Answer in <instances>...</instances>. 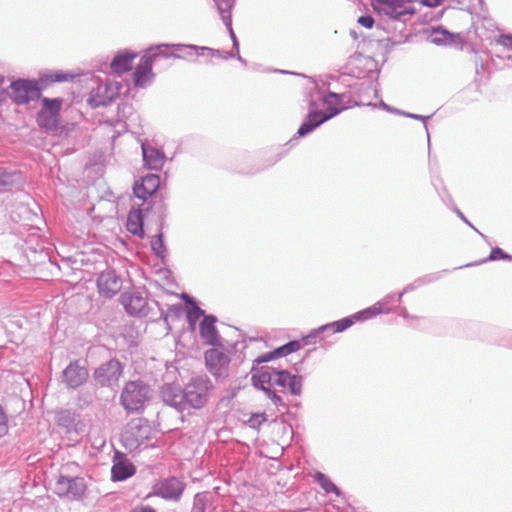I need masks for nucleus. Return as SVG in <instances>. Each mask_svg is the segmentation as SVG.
<instances>
[{
    "mask_svg": "<svg viewBox=\"0 0 512 512\" xmlns=\"http://www.w3.org/2000/svg\"><path fill=\"white\" fill-rule=\"evenodd\" d=\"M428 281L429 280H427V282ZM424 283H426V281H424L423 279H418L413 284L408 285L404 289V291L398 295L397 298H395L394 294L393 295H388V296L384 297L383 300L377 302L373 306H371V307H369V308H367V309H365L363 311H360V312L356 313L353 316V318L356 319V320H366V319H370L373 316H376V315H378L380 313H388L390 311V307L388 306V304L390 302H392V301H400L402 295L405 292L413 290L414 288L419 287V286H421Z\"/></svg>",
    "mask_w": 512,
    "mask_h": 512,
    "instance_id": "nucleus-10",
    "label": "nucleus"
},
{
    "mask_svg": "<svg viewBox=\"0 0 512 512\" xmlns=\"http://www.w3.org/2000/svg\"><path fill=\"white\" fill-rule=\"evenodd\" d=\"M169 47H171L169 44H160L154 47H150L146 54L141 57L140 63L134 72L135 86L145 87L148 83H150L153 77L152 60L158 55L168 57V54H166L164 50Z\"/></svg>",
    "mask_w": 512,
    "mask_h": 512,
    "instance_id": "nucleus-4",
    "label": "nucleus"
},
{
    "mask_svg": "<svg viewBox=\"0 0 512 512\" xmlns=\"http://www.w3.org/2000/svg\"><path fill=\"white\" fill-rule=\"evenodd\" d=\"M62 106V100L55 98H43L42 99V108L41 110L46 111L49 114H54L59 117L60 109Z\"/></svg>",
    "mask_w": 512,
    "mask_h": 512,
    "instance_id": "nucleus-34",
    "label": "nucleus"
},
{
    "mask_svg": "<svg viewBox=\"0 0 512 512\" xmlns=\"http://www.w3.org/2000/svg\"><path fill=\"white\" fill-rule=\"evenodd\" d=\"M399 114H402V115L407 116V117L412 118V119L422 120L424 122L427 119L430 118V116H422V115H419V114H413V113H407V112H399Z\"/></svg>",
    "mask_w": 512,
    "mask_h": 512,
    "instance_id": "nucleus-45",
    "label": "nucleus"
},
{
    "mask_svg": "<svg viewBox=\"0 0 512 512\" xmlns=\"http://www.w3.org/2000/svg\"><path fill=\"white\" fill-rule=\"evenodd\" d=\"M163 401L177 409L178 411L185 410V395L184 391L177 385L168 384L162 389Z\"/></svg>",
    "mask_w": 512,
    "mask_h": 512,
    "instance_id": "nucleus-22",
    "label": "nucleus"
},
{
    "mask_svg": "<svg viewBox=\"0 0 512 512\" xmlns=\"http://www.w3.org/2000/svg\"><path fill=\"white\" fill-rule=\"evenodd\" d=\"M314 479L326 493L333 492L337 496L341 495V491L339 490V488L324 473H315Z\"/></svg>",
    "mask_w": 512,
    "mask_h": 512,
    "instance_id": "nucleus-32",
    "label": "nucleus"
},
{
    "mask_svg": "<svg viewBox=\"0 0 512 512\" xmlns=\"http://www.w3.org/2000/svg\"><path fill=\"white\" fill-rule=\"evenodd\" d=\"M286 388L289 389L291 394L300 395L302 391V377L292 375L287 370H277L276 374H274L271 389L276 390L278 393L285 391Z\"/></svg>",
    "mask_w": 512,
    "mask_h": 512,
    "instance_id": "nucleus-15",
    "label": "nucleus"
},
{
    "mask_svg": "<svg viewBox=\"0 0 512 512\" xmlns=\"http://www.w3.org/2000/svg\"><path fill=\"white\" fill-rule=\"evenodd\" d=\"M276 372V369L263 367L257 372L253 373L252 383L255 388L263 391L267 398H269L275 406L279 407L284 406V401L282 397L277 394L276 390L271 389L274 380V374H276Z\"/></svg>",
    "mask_w": 512,
    "mask_h": 512,
    "instance_id": "nucleus-7",
    "label": "nucleus"
},
{
    "mask_svg": "<svg viewBox=\"0 0 512 512\" xmlns=\"http://www.w3.org/2000/svg\"><path fill=\"white\" fill-rule=\"evenodd\" d=\"M201 316H206L204 310L199 308L196 302H193V307L187 313V319L190 325H195Z\"/></svg>",
    "mask_w": 512,
    "mask_h": 512,
    "instance_id": "nucleus-37",
    "label": "nucleus"
},
{
    "mask_svg": "<svg viewBox=\"0 0 512 512\" xmlns=\"http://www.w3.org/2000/svg\"><path fill=\"white\" fill-rule=\"evenodd\" d=\"M300 348L298 341H290L287 344L275 349L273 352L262 355L257 359L258 363L268 362L274 358L286 356L290 353L297 351Z\"/></svg>",
    "mask_w": 512,
    "mask_h": 512,
    "instance_id": "nucleus-28",
    "label": "nucleus"
},
{
    "mask_svg": "<svg viewBox=\"0 0 512 512\" xmlns=\"http://www.w3.org/2000/svg\"><path fill=\"white\" fill-rule=\"evenodd\" d=\"M443 0H423V4L428 7H436L442 3Z\"/></svg>",
    "mask_w": 512,
    "mask_h": 512,
    "instance_id": "nucleus-48",
    "label": "nucleus"
},
{
    "mask_svg": "<svg viewBox=\"0 0 512 512\" xmlns=\"http://www.w3.org/2000/svg\"><path fill=\"white\" fill-rule=\"evenodd\" d=\"M216 321L217 318L215 316L206 315L201 321L199 327L201 338L204 340L206 344L211 346H216L219 344V335L215 327Z\"/></svg>",
    "mask_w": 512,
    "mask_h": 512,
    "instance_id": "nucleus-23",
    "label": "nucleus"
},
{
    "mask_svg": "<svg viewBox=\"0 0 512 512\" xmlns=\"http://www.w3.org/2000/svg\"><path fill=\"white\" fill-rule=\"evenodd\" d=\"M185 489V484L176 477H169L156 483L153 494L165 500L178 501Z\"/></svg>",
    "mask_w": 512,
    "mask_h": 512,
    "instance_id": "nucleus-14",
    "label": "nucleus"
},
{
    "mask_svg": "<svg viewBox=\"0 0 512 512\" xmlns=\"http://www.w3.org/2000/svg\"><path fill=\"white\" fill-rule=\"evenodd\" d=\"M88 369L81 360L71 361L62 371V383L69 389H76L88 380Z\"/></svg>",
    "mask_w": 512,
    "mask_h": 512,
    "instance_id": "nucleus-11",
    "label": "nucleus"
},
{
    "mask_svg": "<svg viewBox=\"0 0 512 512\" xmlns=\"http://www.w3.org/2000/svg\"><path fill=\"white\" fill-rule=\"evenodd\" d=\"M10 98L18 105L27 104L37 100L41 93L35 81L19 79L10 85Z\"/></svg>",
    "mask_w": 512,
    "mask_h": 512,
    "instance_id": "nucleus-9",
    "label": "nucleus"
},
{
    "mask_svg": "<svg viewBox=\"0 0 512 512\" xmlns=\"http://www.w3.org/2000/svg\"><path fill=\"white\" fill-rule=\"evenodd\" d=\"M499 259L511 260L512 256L505 253L501 248L496 247L491 250L490 255L488 256V258L485 261H495V260H499Z\"/></svg>",
    "mask_w": 512,
    "mask_h": 512,
    "instance_id": "nucleus-39",
    "label": "nucleus"
},
{
    "mask_svg": "<svg viewBox=\"0 0 512 512\" xmlns=\"http://www.w3.org/2000/svg\"><path fill=\"white\" fill-rule=\"evenodd\" d=\"M428 40L433 44L445 46H457L461 43V37L458 34L450 33L441 27L433 29Z\"/></svg>",
    "mask_w": 512,
    "mask_h": 512,
    "instance_id": "nucleus-26",
    "label": "nucleus"
},
{
    "mask_svg": "<svg viewBox=\"0 0 512 512\" xmlns=\"http://www.w3.org/2000/svg\"><path fill=\"white\" fill-rule=\"evenodd\" d=\"M135 56L134 53H119L111 62L112 71L118 74L129 71L132 68V61Z\"/></svg>",
    "mask_w": 512,
    "mask_h": 512,
    "instance_id": "nucleus-29",
    "label": "nucleus"
},
{
    "mask_svg": "<svg viewBox=\"0 0 512 512\" xmlns=\"http://www.w3.org/2000/svg\"><path fill=\"white\" fill-rule=\"evenodd\" d=\"M508 59L512 60V56H509V58H508Z\"/></svg>",
    "mask_w": 512,
    "mask_h": 512,
    "instance_id": "nucleus-54",
    "label": "nucleus"
},
{
    "mask_svg": "<svg viewBox=\"0 0 512 512\" xmlns=\"http://www.w3.org/2000/svg\"><path fill=\"white\" fill-rule=\"evenodd\" d=\"M151 247H152V249L157 254L162 253V251L164 249V244H163V240H162V235L161 234L156 236V238L154 240H152Z\"/></svg>",
    "mask_w": 512,
    "mask_h": 512,
    "instance_id": "nucleus-44",
    "label": "nucleus"
},
{
    "mask_svg": "<svg viewBox=\"0 0 512 512\" xmlns=\"http://www.w3.org/2000/svg\"><path fill=\"white\" fill-rule=\"evenodd\" d=\"M211 383L208 379L194 378L185 387V409L192 407L195 409L202 408L208 399V391Z\"/></svg>",
    "mask_w": 512,
    "mask_h": 512,
    "instance_id": "nucleus-5",
    "label": "nucleus"
},
{
    "mask_svg": "<svg viewBox=\"0 0 512 512\" xmlns=\"http://www.w3.org/2000/svg\"><path fill=\"white\" fill-rule=\"evenodd\" d=\"M218 11L221 15V18L229 30L231 39L233 41V48L236 50L237 59L241 62H243V59L239 55V44L238 40L234 34V31L232 29V20H231V9L234 6L235 1L234 0H214Z\"/></svg>",
    "mask_w": 512,
    "mask_h": 512,
    "instance_id": "nucleus-19",
    "label": "nucleus"
},
{
    "mask_svg": "<svg viewBox=\"0 0 512 512\" xmlns=\"http://www.w3.org/2000/svg\"><path fill=\"white\" fill-rule=\"evenodd\" d=\"M86 482L82 477H69L60 475L54 485L53 491L59 497L70 500L81 499L86 491Z\"/></svg>",
    "mask_w": 512,
    "mask_h": 512,
    "instance_id": "nucleus-6",
    "label": "nucleus"
},
{
    "mask_svg": "<svg viewBox=\"0 0 512 512\" xmlns=\"http://www.w3.org/2000/svg\"><path fill=\"white\" fill-rule=\"evenodd\" d=\"M133 192L137 198L142 199L144 201H146L148 198H150L153 195L150 191H146V189H144V187L140 183H137V182L135 183V185L133 187Z\"/></svg>",
    "mask_w": 512,
    "mask_h": 512,
    "instance_id": "nucleus-40",
    "label": "nucleus"
},
{
    "mask_svg": "<svg viewBox=\"0 0 512 512\" xmlns=\"http://www.w3.org/2000/svg\"><path fill=\"white\" fill-rule=\"evenodd\" d=\"M144 218H143V213H142V210L140 208H132L128 214V217H127V223H126V228L127 230L139 237V238H143L144 237Z\"/></svg>",
    "mask_w": 512,
    "mask_h": 512,
    "instance_id": "nucleus-27",
    "label": "nucleus"
},
{
    "mask_svg": "<svg viewBox=\"0 0 512 512\" xmlns=\"http://www.w3.org/2000/svg\"><path fill=\"white\" fill-rule=\"evenodd\" d=\"M120 85L116 82H105L99 84L88 99L89 104L96 108L99 106H107L119 95Z\"/></svg>",
    "mask_w": 512,
    "mask_h": 512,
    "instance_id": "nucleus-12",
    "label": "nucleus"
},
{
    "mask_svg": "<svg viewBox=\"0 0 512 512\" xmlns=\"http://www.w3.org/2000/svg\"><path fill=\"white\" fill-rule=\"evenodd\" d=\"M123 371L124 365L117 359H111L96 368L93 377L99 385L113 387L117 386Z\"/></svg>",
    "mask_w": 512,
    "mask_h": 512,
    "instance_id": "nucleus-8",
    "label": "nucleus"
},
{
    "mask_svg": "<svg viewBox=\"0 0 512 512\" xmlns=\"http://www.w3.org/2000/svg\"><path fill=\"white\" fill-rule=\"evenodd\" d=\"M141 148L145 165L151 170H160L165 162L164 153L148 144H142Z\"/></svg>",
    "mask_w": 512,
    "mask_h": 512,
    "instance_id": "nucleus-25",
    "label": "nucleus"
},
{
    "mask_svg": "<svg viewBox=\"0 0 512 512\" xmlns=\"http://www.w3.org/2000/svg\"><path fill=\"white\" fill-rule=\"evenodd\" d=\"M373 6L379 13L393 19L407 13L406 0H374Z\"/></svg>",
    "mask_w": 512,
    "mask_h": 512,
    "instance_id": "nucleus-18",
    "label": "nucleus"
},
{
    "mask_svg": "<svg viewBox=\"0 0 512 512\" xmlns=\"http://www.w3.org/2000/svg\"><path fill=\"white\" fill-rule=\"evenodd\" d=\"M171 47L176 50L187 49L190 51H194L195 54L198 56L219 57V58H223V59L237 57V54L234 53L233 51L224 53L217 49H212L209 47L197 46V45H192V44H172ZM193 54H194L193 52H188L186 54V56H192Z\"/></svg>",
    "mask_w": 512,
    "mask_h": 512,
    "instance_id": "nucleus-20",
    "label": "nucleus"
},
{
    "mask_svg": "<svg viewBox=\"0 0 512 512\" xmlns=\"http://www.w3.org/2000/svg\"><path fill=\"white\" fill-rule=\"evenodd\" d=\"M381 106L386 109L387 111H395L397 113H399L400 111L398 110H395V109H392L390 106H388L387 104H385L383 101H381Z\"/></svg>",
    "mask_w": 512,
    "mask_h": 512,
    "instance_id": "nucleus-51",
    "label": "nucleus"
},
{
    "mask_svg": "<svg viewBox=\"0 0 512 512\" xmlns=\"http://www.w3.org/2000/svg\"><path fill=\"white\" fill-rule=\"evenodd\" d=\"M182 298L185 300L186 303L190 304L193 307V302L195 301L192 297H190L187 294H182Z\"/></svg>",
    "mask_w": 512,
    "mask_h": 512,
    "instance_id": "nucleus-50",
    "label": "nucleus"
},
{
    "mask_svg": "<svg viewBox=\"0 0 512 512\" xmlns=\"http://www.w3.org/2000/svg\"><path fill=\"white\" fill-rule=\"evenodd\" d=\"M122 304L130 315H140L144 312L147 301L139 292L124 293L121 296Z\"/></svg>",
    "mask_w": 512,
    "mask_h": 512,
    "instance_id": "nucleus-24",
    "label": "nucleus"
},
{
    "mask_svg": "<svg viewBox=\"0 0 512 512\" xmlns=\"http://www.w3.org/2000/svg\"><path fill=\"white\" fill-rule=\"evenodd\" d=\"M353 323H354L353 318L346 317L339 321L325 324V325L313 330L308 336H306L304 338V342H305V344L314 343V339H316L321 333L342 332V331L346 330L347 328H349Z\"/></svg>",
    "mask_w": 512,
    "mask_h": 512,
    "instance_id": "nucleus-21",
    "label": "nucleus"
},
{
    "mask_svg": "<svg viewBox=\"0 0 512 512\" xmlns=\"http://www.w3.org/2000/svg\"><path fill=\"white\" fill-rule=\"evenodd\" d=\"M8 433V417L3 407L0 405V437Z\"/></svg>",
    "mask_w": 512,
    "mask_h": 512,
    "instance_id": "nucleus-41",
    "label": "nucleus"
},
{
    "mask_svg": "<svg viewBox=\"0 0 512 512\" xmlns=\"http://www.w3.org/2000/svg\"><path fill=\"white\" fill-rule=\"evenodd\" d=\"M267 420L265 413H254L248 419V424L251 428L259 429L260 426Z\"/></svg>",
    "mask_w": 512,
    "mask_h": 512,
    "instance_id": "nucleus-38",
    "label": "nucleus"
},
{
    "mask_svg": "<svg viewBox=\"0 0 512 512\" xmlns=\"http://www.w3.org/2000/svg\"><path fill=\"white\" fill-rule=\"evenodd\" d=\"M37 123L49 131H56L59 127V117L40 110L37 114Z\"/></svg>",
    "mask_w": 512,
    "mask_h": 512,
    "instance_id": "nucleus-31",
    "label": "nucleus"
},
{
    "mask_svg": "<svg viewBox=\"0 0 512 512\" xmlns=\"http://www.w3.org/2000/svg\"><path fill=\"white\" fill-rule=\"evenodd\" d=\"M350 35L354 38V39H357V34L354 30H351L350 31Z\"/></svg>",
    "mask_w": 512,
    "mask_h": 512,
    "instance_id": "nucleus-52",
    "label": "nucleus"
},
{
    "mask_svg": "<svg viewBox=\"0 0 512 512\" xmlns=\"http://www.w3.org/2000/svg\"><path fill=\"white\" fill-rule=\"evenodd\" d=\"M98 291L106 298H112L122 287L121 278L113 270L102 272L97 279Z\"/></svg>",
    "mask_w": 512,
    "mask_h": 512,
    "instance_id": "nucleus-16",
    "label": "nucleus"
},
{
    "mask_svg": "<svg viewBox=\"0 0 512 512\" xmlns=\"http://www.w3.org/2000/svg\"><path fill=\"white\" fill-rule=\"evenodd\" d=\"M151 397V389L142 380L128 381L120 394V404L127 413H139L144 410Z\"/></svg>",
    "mask_w": 512,
    "mask_h": 512,
    "instance_id": "nucleus-2",
    "label": "nucleus"
},
{
    "mask_svg": "<svg viewBox=\"0 0 512 512\" xmlns=\"http://www.w3.org/2000/svg\"><path fill=\"white\" fill-rule=\"evenodd\" d=\"M456 213L457 215L467 224L469 225L472 229H474L478 234L481 235V237H483L484 239H486V236L483 235L481 232H479L467 219L466 217L463 215V213L460 211V210H456Z\"/></svg>",
    "mask_w": 512,
    "mask_h": 512,
    "instance_id": "nucleus-46",
    "label": "nucleus"
},
{
    "mask_svg": "<svg viewBox=\"0 0 512 512\" xmlns=\"http://www.w3.org/2000/svg\"><path fill=\"white\" fill-rule=\"evenodd\" d=\"M21 181V175L0 167V192L5 191Z\"/></svg>",
    "mask_w": 512,
    "mask_h": 512,
    "instance_id": "nucleus-30",
    "label": "nucleus"
},
{
    "mask_svg": "<svg viewBox=\"0 0 512 512\" xmlns=\"http://www.w3.org/2000/svg\"><path fill=\"white\" fill-rule=\"evenodd\" d=\"M57 423L67 429L71 428L74 425L73 414L68 410L61 411L57 415Z\"/></svg>",
    "mask_w": 512,
    "mask_h": 512,
    "instance_id": "nucleus-36",
    "label": "nucleus"
},
{
    "mask_svg": "<svg viewBox=\"0 0 512 512\" xmlns=\"http://www.w3.org/2000/svg\"><path fill=\"white\" fill-rule=\"evenodd\" d=\"M357 22L367 28V29H371L374 25V19L372 16L370 15H363V16H360L357 20Z\"/></svg>",
    "mask_w": 512,
    "mask_h": 512,
    "instance_id": "nucleus-43",
    "label": "nucleus"
},
{
    "mask_svg": "<svg viewBox=\"0 0 512 512\" xmlns=\"http://www.w3.org/2000/svg\"><path fill=\"white\" fill-rule=\"evenodd\" d=\"M131 512H156V511L150 506H145V507H141L140 509H134Z\"/></svg>",
    "mask_w": 512,
    "mask_h": 512,
    "instance_id": "nucleus-49",
    "label": "nucleus"
},
{
    "mask_svg": "<svg viewBox=\"0 0 512 512\" xmlns=\"http://www.w3.org/2000/svg\"><path fill=\"white\" fill-rule=\"evenodd\" d=\"M136 468L133 463L121 452H116L113 457L111 468L113 481H124L133 476Z\"/></svg>",
    "mask_w": 512,
    "mask_h": 512,
    "instance_id": "nucleus-17",
    "label": "nucleus"
},
{
    "mask_svg": "<svg viewBox=\"0 0 512 512\" xmlns=\"http://www.w3.org/2000/svg\"><path fill=\"white\" fill-rule=\"evenodd\" d=\"M210 504L209 492H199L193 498L191 512H206Z\"/></svg>",
    "mask_w": 512,
    "mask_h": 512,
    "instance_id": "nucleus-33",
    "label": "nucleus"
},
{
    "mask_svg": "<svg viewBox=\"0 0 512 512\" xmlns=\"http://www.w3.org/2000/svg\"><path fill=\"white\" fill-rule=\"evenodd\" d=\"M49 78L51 82H62L67 79L65 75L59 73L53 74Z\"/></svg>",
    "mask_w": 512,
    "mask_h": 512,
    "instance_id": "nucleus-47",
    "label": "nucleus"
},
{
    "mask_svg": "<svg viewBox=\"0 0 512 512\" xmlns=\"http://www.w3.org/2000/svg\"><path fill=\"white\" fill-rule=\"evenodd\" d=\"M146 191H150L154 194L160 186V177L156 174H148L142 178L140 183Z\"/></svg>",
    "mask_w": 512,
    "mask_h": 512,
    "instance_id": "nucleus-35",
    "label": "nucleus"
},
{
    "mask_svg": "<svg viewBox=\"0 0 512 512\" xmlns=\"http://www.w3.org/2000/svg\"><path fill=\"white\" fill-rule=\"evenodd\" d=\"M230 361L228 353L219 348H211L205 352L206 366L214 376H226Z\"/></svg>",
    "mask_w": 512,
    "mask_h": 512,
    "instance_id": "nucleus-13",
    "label": "nucleus"
},
{
    "mask_svg": "<svg viewBox=\"0 0 512 512\" xmlns=\"http://www.w3.org/2000/svg\"><path fill=\"white\" fill-rule=\"evenodd\" d=\"M424 128L426 129V131H428V127L426 124H424ZM427 138H428V143L430 142V135H429V132H427Z\"/></svg>",
    "mask_w": 512,
    "mask_h": 512,
    "instance_id": "nucleus-53",
    "label": "nucleus"
},
{
    "mask_svg": "<svg viewBox=\"0 0 512 512\" xmlns=\"http://www.w3.org/2000/svg\"><path fill=\"white\" fill-rule=\"evenodd\" d=\"M151 436L152 427L149 422L144 418H137L127 424L122 434V442L124 447L132 452L146 443Z\"/></svg>",
    "mask_w": 512,
    "mask_h": 512,
    "instance_id": "nucleus-3",
    "label": "nucleus"
},
{
    "mask_svg": "<svg viewBox=\"0 0 512 512\" xmlns=\"http://www.w3.org/2000/svg\"><path fill=\"white\" fill-rule=\"evenodd\" d=\"M343 96L344 94L334 92H329L324 96L323 104L326 106L325 112L318 110L316 103L311 101L309 113L297 131L298 136H306L322 123L343 111L346 107H338L342 103Z\"/></svg>",
    "mask_w": 512,
    "mask_h": 512,
    "instance_id": "nucleus-1",
    "label": "nucleus"
},
{
    "mask_svg": "<svg viewBox=\"0 0 512 512\" xmlns=\"http://www.w3.org/2000/svg\"><path fill=\"white\" fill-rule=\"evenodd\" d=\"M496 43L504 46L505 48L512 50V35L500 34L496 39Z\"/></svg>",
    "mask_w": 512,
    "mask_h": 512,
    "instance_id": "nucleus-42",
    "label": "nucleus"
}]
</instances>
